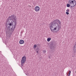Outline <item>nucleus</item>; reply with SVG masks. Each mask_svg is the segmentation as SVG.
<instances>
[{
	"label": "nucleus",
	"mask_w": 76,
	"mask_h": 76,
	"mask_svg": "<svg viewBox=\"0 0 76 76\" xmlns=\"http://www.w3.org/2000/svg\"><path fill=\"white\" fill-rule=\"evenodd\" d=\"M34 48H36V47H37V45H34Z\"/></svg>",
	"instance_id": "obj_15"
},
{
	"label": "nucleus",
	"mask_w": 76,
	"mask_h": 76,
	"mask_svg": "<svg viewBox=\"0 0 76 76\" xmlns=\"http://www.w3.org/2000/svg\"><path fill=\"white\" fill-rule=\"evenodd\" d=\"M49 58H50V56L49 57Z\"/></svg>",
	"instance_id": "obj_20"
},
{
	"label": "nucleus",
	"mask_w": 76,
	"mask_h": 76,
	"mask_svg": "<svg viewBox=\"0 0 76 76\" xmlns=\"http://www.w3.org/2000/svg\"><path fill=\"white\" fill-rule=\"evenodd\" d=\"M36 52L37 53H38V51H36Z\"/></svg>",
	"instance_id": "obj_18"
},
{
	"label": "nucleus",
	"mask_w": 76,
	"mask_h": 76,
	"mask_svg": "<svg viewBox=\"0 0 76 76\" xmlns=\"http://www.w3.org/2000/svg\"><path fill=\"white\" fill-rule=\"evenodd\" d=\"M70 5H71V4H67L66 6L67 7H70Z\"/></svg>",
	"instance_id": "obj_11"
},
{
	"label": "nucleus",
	"mask_w": 76,
	"mask_h": 76,
	"mask_svg": "<svg viewBox=\"0 0 76 76\" xmlns=\"http://www.w3.org/2000/svg\"><path fill=\"white\" fill-rule=\"evenodd\" d=\"M9 24L10 26H11V25H12V26H13V28H14V26L12 25V22L9 23Z\"/></svg>",
	"instance_id": "obj_12"
},
{
	"label": "nucleus",
	"mask_w": 76,
	"mask_h": 76,
	"mask_svg": "<svg viewBox=\"0 0 76 76\" xmlns=\"http://www.w3.org/2000/svg\"><path fill=\"white\" fill-rule=\"evenodd\" d=\"M76 2H75V3L73 5V6L72 5H70V9H72V7H74V6H76Z\"/></svg>",
	"instance_id": "obj_9"
},
{
	"label": "nucleus",
	"mask_w": 76,
	"mask_h": 76,
	"mask_svg": "<svg viewBox=\"0 0 76 76\" xmlns=\"http://www.w3.org/2000/svg\"><path fill=\"white\" fill-rule=\"evenodd\" d=\"M45 52H46V51H45Z\"/></svg>",
	"instance_id": "obj_21"
},
{
	"label": "nucleus",
	"mask_w": 76,
	"mask_h": 76,
	"mask_svg": "<svg viewBox=\"0 0 76 76\" xmlns=\"http://www.w3.org/2000/svg\"><path fill=\"white\" fill-rule=\"evenodd\" d=\"M75 1V0H69V4H72V5H74V4H75V2H74V1Z\"/></svg>",
	"instance_id": "obj_5"
},
{
	"label": "nucleus",
	"mask_w": 76,
	"mask_h": 76,
	"mask_svg": "<svg viewBox=\"0 0 76 76\" xmlns=\"http://www.w3.org/2000/svg\"><path fill=\"white\" fill-rule=\"evenodd\" d=\"M57 22H58L59 23V25H60L61 22L59 20H55L52 23H51L50 24V29H53V28H55L54 26H56V27L55 28V29H57L58 31H59L60 29H61V26H59V25Z\"/></svg>",
	"instance_id": "obj_2"
},
{
	"label": "nucleus",
	"mask_w": 76,
	"mask_h": 76,
	"mask_svg": "<svg viewBox=\"0 0 76 76\" xmlns=\"http://www.w3.org/2000/svg\"><path fill=\"white\" fill-rule=\"evenodd\" d=\"M40 10V8L38 6L36 7L35 8V10L36 12H38Z\"/></svg>",
	"instance_id": "obj_6"
},
{
	"label": "nucleus",
	"mask_w": 76,
	"mask_h": 76,
	"mask_svg": "<svg viewBox=\"0 0 76 76\" xmlns=\"http://www.w3.org/2000/svg\"><path fill=\"white\" fill-rule=\"evenodd\" d=\"M70 73H71V71H70L69 72V74H68V76H70Z\"/></svg>",
	"instance_id": "obj_13"
},
{
	"label": "nucleus",
	"mask_w": 76,
	"mask_h": 76,
	"mask_svg": "<svg viewBox=\"0 0 76 76\" xmlns=\"http://www.w3.org/2000/svg\"><path fill=\"white\" fill-rule=\"evenodd\" d=\"M55 48V44L54 42L52 43L50 45V48L51 50H53Z\"/></svg>",
	"instance_id": "obj_4"
},
{
	"label": "nucleus",
	"mask_w": 76,
	"mask_h": 76,
	"mask_svg": "<svg viewBox=\"0 0 76 76\" xmlns=\"http://www.w3.org/2000/svg\"><path fill=\"white\" fill-rule=\"evenodd\" d=\"M66 12H69V9H67L66 10Z\"/></svg>",
	"instance_id": "obj_14"
},
{
	"label": "nucleus",
	"mask_w": 76,
	"mask_h": 76,
	"mask_svg": "<svg viewBox=\"0 0 76 76\" xmlns=\"http://www.w3.org/2000/svg\"><path fill=\"white\" fill-rule=\"evenodd\" d=\"M26 75H28V74H26Z\"/></svg>",
	"instance_id": "obj_19"
},
{
	"label": "nucleus",
	"mask_w": 76,
	"mask_h": 76,
	"mask_svg": "<svg viewBox=\"0 0 76 76\" xmlns=\"http://www.w3.org/2000/svg\"><path fill=\"white\" fill-rule=\"evenodd\" d=\"M66 15H69V13L68 12H66Z\"/></svg>",
	"instance_id": "obj_17"
},
{
	"label": "nucleus",
	"mask_w": 76,
	"mask_h": 76,
	"mask_svg": "<svg viewBox=\"0 0 76 76\" xmlns=\"http://www.w3.org/2000/svg\"><path fill=\"white\" fill-rule=\"evenodd\" d=\"M12 20L13 22L12 21ZM7 23L8 25L9 24V23L12 22V25L13 26H14V28L13 26H11V28L10 26H9L8 27V29L9 30L8 32L9 34V35H12V33L14 31L15 29L16 26V25H17V21L16 20V15H11V16H9L7 20Z\"/></svg>",
	"instance_id": "obj_1"
},
{
	"label": "nucleus",
	"mask_w": 76,
	"mask_h": 76,
	"mask_svg": "<svg viewBox=\"0 0 76 76\" xmlns=\"http://www.w3.org/2000/svg\"><path fill=\"white\" fill-rule=\"evenodd\" d=\"M26 57L25 56L23 57L21 60V66H23V64H24L26 61Z\"/></svg>",
	"instance_id": "obj_3"
},
{
	"label": "nucleus",
	"mask_w": 76,
	"mask_h": 76,
	"mask_svg": "<svg viewBox=\"0 0 76 76\" xmlns=\"http://www.w3.org/2000/svg\"><path fill=\"white\" fill-rule=\"evenodd\" d=\"M50 28L52 32H58V31L57 29L56 28V29H55V28Z\"/></svg>",
	"instance_id": "obj_7"
},
{
	"label": "nucleus",
	"mask_w": 76,
	"mask_h": 76,
	"mask_svg": "<svg viewBox=\"0 0 76 76\" xmlns=\"http://www.w3.org/2000/svg\"><path fill=\"white\" fill-rule=\"evenodd\" d=\"M39 51V48H37L36 51Z\"/></svg>",
	"instance_id": "obj_16"
},
{
	"label": "nucleus",
	"mask_w": 76,
	"mask_h": 76,
	"mask_svg": "<svg viewBox=\"0 0 76 76\" xmlns=\"http://www.w3.org/2000/svg\"><path fill=\"white\" fill-rule=\"evenodd\" d=\"M24 42H25L23 40H21L19 42V43L20 44H24Z\"/></svg>",
	"instance_id": "obj_8"
},
{
	"label": "nucleus",
	"mask_w": 76,
	"mask_h": 76,
	"mask_svg": "<svg viewBox=\"0 0 76 76\" xmlns=\"http://www.w3.org/2000/svg\"><path fill=\"white\" fill-rule=\"evenodd\" d=\"M51 39L50 38H48L47 39V41L48 42H50Z\"/></svg>",
	"instance_id": "obj_10"
}]
</instances>
